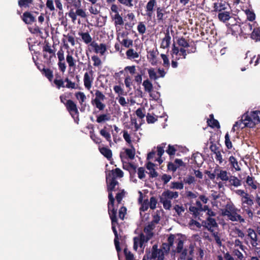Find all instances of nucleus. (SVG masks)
Instances as JSON below:
<instances>
[{
  "mask_svg": "<svg viewBox=\"0 0 260 260\" xmlns=\"http://www.w3.org/2000/svg\"><path fill=\"white\" fill-rule=\"evenodd\" d=\"M240 210L236 208L233 203L231 202L228 203L224 208L221 209V215L226 216L229 220L232 221H239L240 223L245 222V219L237 213Z\"/></svg>",
  "mask_w": 260,
  "mask_h": 260,
  "instance_id": "1",
  "label": "nucleus"
},
{
  "mask_svg": "<svg viewBox=\"0 0 260 260\" xmlns=\"http://www.w3.org/2000/svg\"><path fill=\"white\" fill-rule=\"evenodd\" d=\"M106 182L107 184V191L108 192V199L110 200L111 204L115 202V199L113 197L112 192L117 190L116 186L118 185L119 183L116 180L115 177L113 176V173H108L106 175Z\"/></svg>",
  "mask_w": 260,
  "mask_h": 260,
  "instance_id": "2",
  "label": "nucleus"
},
{
  "mask_svg": "<svg viewBox=\"0 0 260 260\" xmlns=\"http://www.w3.org/2000/svg\"><path fill=\"white\" fill-rule=\"evenodd\" d=\"M179 196L177 191H172L170 190L164 191L160 196V202L163 204L166 210H170L172 207L171 200L177 199Z\"/></svg>",
  "mask_w": 260,
  "mask_h": 260,
  "instance_id": "3",
  "label": "nucleus"
},
{
  "mask_svg": "<svg viewBox=\"0 0 260 260\" xmlns=\"http://www.w3.org/2000/svg\"><path fill=\"white\" fill-rule=\"evenodd\" d=\"M254 204L253 200L250 198L249 194H246L245 197L241 198L242 209L245 212L249 218L252 219L253 217V212L252 207Z\"/></svg>",
  "mask_w": 260,
  "mask_h": 260,
  "instance_id": "4",
  "label": "nucleus"
},
{
  "mask_svg": "<svg viewBox=\"0 0 260 260\" xmlns=\"http://www.w3.org/2000/svg\"><path fill=\"white\" fill-rule=\"evenodd\" d=\"M43 58L46 59L47 64L49 66L52 64L54 59H56V55L55 51L51 49L49 43L45 41L44 45L43 47Z\"/></svg>",
  "mask_w": 260,
  "mask_h": 260,
  "instance_id": "5",
  "label": "nucleus"
},
{
  "mask_svg": "<svg viewBox=\"0 0 260 260\" xmlns=\"http://www.w3.org/2000/svg\"><path fill=\"white\" fill-rule=\"evenodd\" d=\"M243 118L245 121H248L249 127L252 128L260 123V111H252L250 115L247 112L243 114Z\"/></svg>",
  "mask_w": 260,
  "mask_h": 260,
  "instance_id": "6",
  "label": "nucleus"
},
{
  "mask_svg": "<svg viewBox=\"0 0 260 260\" xmlns=\"http://www.w3.org/2000/svg\"><path fill=\"white\" fill-rule=\"evenodd\" d=\"M110 9L111 11L110 12L111 18L114 21L115 27L123 25L124 21L122 17L119 14L118 7L116 4H112Z\"/></svg>",
  "mask_w": 260,
  "mask_h": 260,
  "instance_id": "7",
  "label": "nucleus"
},
{
  "mask_svg": "<svg viewBox=\"0 0 260 260\" xmlns=\"http://www.w3.org/2000/svg\"><path fill=\"white\" fill-rule=\"evenodd\" d=\"M64 105L66 107L67 111L69 112L74 121L77 123H78L79 120V113L78 110L77 105L74 101L71 100L67 101Z\"/></svg>",
  "mask_w": 260,
  "mask_h": 260,
  "instance_id": "8",
  "label": "nucleus"
},
{
  "mask_svg": "<svg viewBox=\"0 0 260 260\" xmlns=\"http://www.w3.org/2000/svg\"><path fill=\"white\" fill-rule=\"evenodd\" d=\"M157 247L156 244L153 245L151 253L150 254V252H149V253L147 254V259H155L157 258V260H164V253L161 249H158Z\"/></svg>",
  "mask_w": 260,
  "mask_h": 260,
  "instance_id": "9",
  "label": "nucleus"
},
{
  "mask_svg": "<svg viewBox=\"0 0 260 260\" xmlns=\"http://www.w3.org/2000/svg\"><path fill=\"white\" fill-rule=\"evenodd\" d=\"M171 55L173 57L174 55L176 56V60H179L180 58L185 59L187 56V51H186L185 48H180L179 49L178 47L176 46L175 44H173Z\"/></svg>",
  "mask_w": 260,
  "mask_h": 260,
  "instance_id": "10",
  "label": "nucleus"
},
{
  "mask_svg": "<svg viewBox=\"0 0 260 260\" xmlns=\"http://www.w3.org/2000/svg\"><path fill=\"white\" fill-rule=\"evenodd\" d=\"M156 6V0H149L145 7L146 14L144 15L146 16L150 20L151 19L155 9L157 8Z\"/></svg>",
  "mask_w": 260,
  "mask_h": 260,
  "instance_id": "11",
  "label": "nucleus"
},
{
  "mask_svg": "<svg viewBox=\"0 0 260 260\" xmlns=\"http://www.w3.org/2000/svg\"><path fill=\"white\" fill-rule=\"evenodd\" d=\"M54 83L55 84L56 87L58 89H60V88L62 87H66L68 88H71V89H76L77 86L75 82H73L71 81H70L68 83L66 84V85H64V81L62 79H55L53 81Z\"/></svg>",
  "mask_w": 260,
  "mask_h": 260,
  "instance_id": "12",
  "label": "nucleus"
},
{
  "mask_svg": "<svg viewBox=\"0 0 260 260\" xmlns=\"http://www.w3.org/2000/svg\"><path fill=\"white\" fill-rule=\"evenodd\" d=\"M241 36L246 38L247 36L251 34L253 29V25L247 22H241Z\"/></svg>",
  "mask_w": 260,
  "mask_h": 260,
  "instance_id": "13",
  "label": "nucleus"
},
{
  "mask_svg": "<svg viewBox=\"0 0 260 260\" xmlns=\"http://www.w3.org/2000/svg\"><path fill=\"white\" fill-rule=\"evenodd\" d=\"M202 223H204V226L211 233H213L214 230L212 229L213 228L218 226L215 219L210 217H208L206 221H203Z\"/></svg>",
  "mask_w": 260,
  "mask_h": 260,
  "instance_id": "14",
  "label": "nucleus"
},
{
  "mask_svg": "<svg viewBox=\"0 0 260 260\" xmlns=\"http://www.w3.org/2000/svg\"><path fill=\"white\" fill-rule=\"evenodd\" d=\"M90 46L93 48L94 50V52L96 53H100L103 55L106 51L107 48L105 44L101 43L99 45L95 41H93L90 44Z\"/></svg>",
  "mask_w": 260,
  "mask_h": 260,
  "instance_id": "15",
  "label": "nucleus"
},
{
  "mask_svg": "<svg viewBox=\"0 0 260 260\" xmlns=\"http://www.w3.org/2000/svg\"><path fill=\"white\" fill-rule=\"evenodd\" d=\"M114 203L113 204H111L110 203V200H109V202L108 203V213L110 218L111 221L112 222H117V209H115L114 207Z\"/></svg>",
  "mask_w": 260,
  "mask_h": 260,
  "instance_id": "16",
  "label": "nucleus"
},
{
  "mask_svg": "<svg viewBox=\"0 0 260 260\" xmlns=\"http://www.w3.org/2000/svg\"><path fill=\"white\" fill-rule=\"evenodd\" d=\"M156 166L155 164L151 161H148L146 164V169L149 171L148 174L149 175L150 178H156L158 176V174L154 168Z\"/></svg>",
  "mask_w": 260,
  "mask_h": 260,
  "instance_id": "17",
  "label": "nucleus"
},
{
  "mask_svg": "<svg viewBox=\"0 0 260 260\" xmlns=\"http://www.w3.org/2000/svg\"><path fill=\"white\" fill-rule=\"evenodd\" d=\"M21 18L23 22L27 24H31L36 21L35 17L29 12H25Z\"/></svg>",
  "mask_w": 260,
  "mask_h": 260,
  "instance_id": "18",
  "label": "nucleus"
},
{
  "mask_svg": "<svg viewBox=\"0 0 260 260\" xmlns=\"http://www.w3.org/2000/svg\"><path fill=\"white\" fill-rule=\"evenodd\" d=\"M93 74V71L91 70L89 71V73H85L84 75V84L85 87L87 89L89 90L91 87V84L92 82V79H91L89 76L90 74L91 76H92Z\"/></svg>",
  "mask_w": 260,
  "mask_h": 260,
  "instance_id": "19",
  "label": "nucleus"
},
{
  "mask_svg": "<svg viewBox=\"0 0 260 260\" xmlns=\"http://www.w3.org/2000/svg\"><path fill=\"white\" fill-rule=\"evenodd\" d=\"M214 172L215 173L219 172L217 173V178H220L222 181H228L231 175L230 173L223 170L215 169Z\"/></svg>",
  "mask_w": 260,
  "mask_h": 260,
  "instance_id": "20",
  "label": "nucleus"
},
{
  "mask_svg": "<svg viewBox=\"0 0 260 260\" xmlns=\"http://www.w3.org/2000/svg\"><path fill=\"white\" fill-rule=\"evenodd\" d=\"M246 185L245 186H248L249 188H251L252 189L255 190L257 188V185L258 183L257 182L256 180H255L254 178L252 176H248L246 177L245 180Z\"/></svg>",
  "mask_w": 260,
  "mask_h": 260,
  "instance_id": "21",
  "label": "nucleus"
},
{
  "mask_svg": "<svg viewBox=\"0 0 260 260\" xmlns=\"http://www.w3.org/2000/svg\"><path fill=\"white\" fill-rule=\"evenodd\" d=\"M247 236L251 239V244L253 246H256L257 245V234L253 229L249 228L247 230Z\"/></svg>",
  "mask_w": 260,
  "mask_h": 260,
  "instance_id": "22",
  "label": "nucleus"
},
{
  "mask_svg": "<svg viewBox=\"0 0 260 260\" xmlns=\"http://www.w3.org/2000/svg\"><path fill=\"white\" fill-rule=\"evenodd\" d=\"M165 34V37L163 38L160 44V47L163 49L167 48L170 46L171 39L169 30H167Z\"/></svg>",
  "mask_w": 260,
  "mask_h": 260,
  "instance_id": "23",
  "label": "nucleus"
},
{
  "mask_svg": "<svg viewBox=\"0 0 260 260\" xmlns=\"http://www.w3.org/2000/svg\"><path fill=\"white\" fill-rule=\"evenodd\" d=\"M228 181L229 182V186H233L235 187H238L241 186L242 184L241 180L232 175L230 176V178Z\"/></svg>",
  "mask_w": 260,
  "mask_h": 260,
  "instance_id": "24",
  "label": "nucleus"
},
{
  "mask_svg": "<svg viewBox=\"0 0 260 260\" xmlns=\"http://www.w3.org/2000/svg\"><path fill=\"white\" fill-rule=\"evenodd\" d=\"M99 150L108 160H111L112 157V152L111 149L106 147H99Z\"/></svg>",
  "mask_w": 260,
  "mask_h": 260,
  "instance_id": "25",
  "label": "nucleus"
},
{
  "mask_svg": "<svg viewBox=\"0 0 260 260\" xmlns=\"http://www.w3.org/2000/svg\"><path fill=\"white\" fill-rule=\"evenodd\" d=\"M215 136H216L215 135H214L211 136L209 139V143L210 144L209 148H210V150L212 152H213L214 153H215L217 152L218 151H220L219 147L218 146L215 144V142H216V139L215 138Z\"/></svg>",
  "mask_w": 260,
  "mask_h": 260,
  "instance_id": "26",
  "label": "nucleus"
},
{
  "mask_svg": "<svg viewBox=\"0 0 260 260\" xmlns=\"http://www.w3.org/2000/svg\"><path fill=\"white\" fill-rule=\"evenodd\" d=\"M156 17L158 22H163L165 20L164 16L167 13V12L164 8L157 7L156 9Z\"/></svg>",
  "mask_w": 260,
  "mask_h": 260,
  "instance_id": "27",
  "label": "nucleus"
},
{
  "mask_svg": "<svg viewBox=\"0 0 260 260\" xmlns=\"http://www.w3.org/2000/svg\"><path fill=\"white\" fill-rule=\"evenodd\" d=\"M78 35L81 37L82 41L86 44H90L93 42L88 32H79Z\"/></svg>",
  "mask_w": 260,
  "mask_h": 260,
  "instance_id": "28",
  "label": "nucleus"
},
{
  "mask_svg": "<svg viewBox=\"0 0 260 260\" xmlns=\"http://www.w3.org/2000/svg\"><path fill=\"white\" fill-rule=\"evenodd\" d=\"M111 115L109 113L102 114L97 116L96 121L99 123H105L110 121Z\"/></svg>",
  "mask_w": 260,
  "mask_h": 260,
  "instance_id": "29",
  "label": "nucleus"
},
{
  "mask_svg": "<svg viewBox=\"0 0 260 260\" xmlns=\"http://www.w3.org/2000/svg\"><path fill=\"white\" fill-rule=\"evenodd\" d=\"M100 135L110 144L112 142L111 137L110 133L107 131L106 126H104L103 128L100 131Z\"/></svg>",
  "mask_w": 260,
  "mask_h": 260,
  "instance_id": "30",
  "label": "nucleus"
},
{
  "mask_svg": "<svg viewBox=\"0 0 260 260\" xmlns=\"http://www.w3.org/2000/svg\"><path fill=\"white\" fill-rule=\"evenodd\" d=\"M249 122L245 121L243 118V115L241 117V119L235 122V125L237 126V129H243L245 127H249Z\"/></svg>",
  "mask_w": 260,
  "mask_h": 260,
  "instance_id": "31",
  "label": "nucleus"
},
{
  "mask_svg": "<svg viewBox=\"0 0 260 260\" xmlns=\"http://www.w3.org/2000/svg\"><path fill=\"white\" fill-rule=\"evenodd\" d=\"M230 28L233 36L237 37L238 35H239L241 36V24H237L230 27Z\"/></svg>",
  "mask_w": 260,
  "mask_h": 260,
  "instance_id": "32",
  "label": "nucleus"
},
{
  "mask_svg": "<svg viewBox=\"0 0 260 260\" xmlns=\"http://www.w3.org/2000/svg\"><path fill=\"white\" fill-rule=\"evenodd\" d=\"M250 35L252 39L255 41H260V28L258 27L253 28Z\"/></svg>",
  "mask_w": 260,
  "mask_h": 260,
  "instance_id": "33",
  "label": "nucleus"
},
{
  "mask_svg": "<svg viewBox=\"0 0 260 260\" xmlns=\"http://www.w3.org/2000/svg\"><path fill=\"white\" fill-rule=\"evenodd\" d=\"M177 43L179 46H180L181 48H187L188 47H190L188 41L186 40L183 37L179 38L177 40Z\"/></svg>",
  "mask_w": 260,
  "mask_h": 260,
  "instance_id": "34",
  "label": "nucleus"
},
{
  "mask_svg": "<svg viewBox=\"0 0 260 260\" xmlns=\"http://www.w3.org/2000/svg\"><path fill=\"white\" fill-rule=\"evenodd\" d=\"M42 72H41L50 81L52 80L53 78V71L49 69H46L43 67Z\"/></svg>",
  "mask_w": 260,
  "mask_h": 260,
  "instance_id": "35",
  "label": "nucleus"
},
{
  "mask_svg": "<svg viewBox=\"0 0 260 260\" xmlns=\"http://www.w3.org/2000/svg\"><path fill=\"white\" fill-rule=\"evenodd\" d=\"M218 18L220 21L222 22H225L229 19H230L231 16L230 13L228 12H221L219 13L218 15Z\"/></svg>",
  "mask_w": 260,
  "mask_h": 260,
  "instance_id": "36",
  "label": "nucleus"
},
{
  "mask_svg": "<svg viewBox=\"0 0 260 260\" xmlns=\"http://www.w3.org/2000/svg\"><path fill=\"white\" fill-rule=\"evenodd\" d=\"M245 13L246 15L247 19L250 21H253L255 19V14L252 10L247 9L245 11Z\"/></svg>",
  "mask_w": 260,
  "mask_h": 260,
  "instance_id": "37",
  "label": "nucleus"
},
{
  "mask_svg": "<svg viewBox=\"0 0 260 260\" xmlns=\"http://www.w3.org/2000/svg\"><path fill=\"white\" fill-rule=\"evenodd\" d=\"M229 21L228 22L227 25L230 28L237 24H241V20L238 17H233L231 16L230 19H229Z\"/></svg>",
  "mask_w": 260,
  "mask_h": 260,
  "instance_id": "38",
  "label": "nucleus"
},
{
  "mask_svg": "<svg viewBox=\"0 0 260 260\" xmlns=\"http://www.w3.org/2000/svg\"><path fill=\"white\" fill-rule=\"evenodd\" d=\"M66 60L70 68L75 69L76 67L75 60L72 55L68 53L66 56Z\"/></svg>",
  "mask_w": 260,
  "mask_h": 260,
  "instance_id": "39",
  "label": "nucleus"
},
{
  "mask_svg": "<svg viewBox=\"0 0 260 260\" xmlns=\"http://www.w3.org/2000/svg\"><path fill=\"white\" fill-rule=\"evenodd\" d=\"M229 161L232 167L236 171L240 170L241 169L239 166L238 162L234 156H231L229 158Z\"/></svg>",
  "mask_w": 260,
  "mask_h": 260,
  "instance_id": "40",
  "label": "nucleus"
},
{
  "mask_svg": "<svg viewBox=\"0 0 260 260\" xmlns=\"http://www.w3.org/2000/svg\"><path fill=\"white\" fill-rule=\"evenodd\" d=\"M143 86L144 87V89L146 91L151 92L152 91L153 85L148 79L143 81Z\"/></svg>",
  "mask_w": 260,
  "mask_h": 260,
  "instance_id": "41",
  "label": "nucleus"
},
{
  "mask_svg": "<svg viewBox=\"0 0 260 260\" xmlns=\"http://www.w3.org/2000/svg\"><path fill=\"white\" fill-rule=\"evenodd\" d=\"M126 55L127 57L129 59L137 58L139 56V54L137 52H135L133 49H129L127 50Z\"/></svg>",
  "mask_w": 260,
  "mask_h": 260,
  "instance_id": "42",
  "label": "nucleus"
},
{
  "mask_svg": "<svg viewBox=\"0 0 260 260\" xmlns=\"http://www.w3.org/2000/svg\"><path fill=\"white\" fill-rule=\"evenodd\" d=\"M175 240V235L173 234H170L168 238V243H163V245H166L167 247V251H169L170 247L173 245Z\"/></svg>",
  "mask_w": 260,
  "mask_h": 260,
  "instance_id": "43",
  "label": "nucleus"
},
{
  "mask_svg": "<svg viewBox=\"0 0 260 260\" xmlns=\"http://www.w3.org/2000/svg\"><path fill=\"white\" fill-rule=\"evenodd\" d=\"M91 104L93 105H94L95 107L100 111L103 110L106 107L104 103H102L101 101H99L97 99L92 100Z\"/></svg>",
  "mask_w": 260,
  "mask_h": 260,
  "instance_id": "44",
  "label": "nucleus"
},
{
  "mask_svg": "<svg viewBox=\"0 0 260 260\" xmlns=\"http://www.w3.org/2000/svg\"><path fill=\"white\" fill-rule=\"evenodd\" d=\"M131 146L132 149H125V152L129 158L131 159H133L135 158V149L133 145H131Z\"/></svg>",
  "mask_w": 260,
  "mask_h": 260,
  "instance_id": "45",
  "label": "nucleus"
},
{
  "mask_svg": "<svg viewBox=\"0 0 260 260\" xmlns=\"http://www.w3.org/2000/svg\"><path fill=\"white\" fill-rule=\"evenodd\" d=\"M149 61L152 66H155L157 64V59L156 52L154 50L150 51L149 52Z\"/></svg>",
  "mask_w": 260,
  "mask_h": 260,
  "instance_id": "46",
  "label": "nucleus"
},
{
  "mask_svg": "<svg viewBox=\"0 0 260 260\" xmlns=\"http://www.w3.org/2000/svg\"><path fill=\"white\" fill-rule=\"evenodd\" d=\"M154 224L153 223V222H151V223H149L146 226H145L144 229V231L145 233L147 234V235H149V234H152V236H153V233L152 231L154 228Z\"/></svg>",
  "mask_w": 260,
  "mask_h": 260,
  "instance_id": "47",
  "label": "nucleus"
},
{
  "mask_svg": "<svg viewBox=\"0 0 260 260\" xmlns=\"http://www.w3.org/2000/svg\"><path fill=\"white\" fill-rule=\"evenodd\" d=\"M225 145L228 149H231L233 147L232 141L231 140L230 136L229 133H226L225 135Z\"/></svg>",
  "mask_w": 260,
  "mask_h": 260,
  "instance_id": "48",
  "label": "nucleus"
},
{
  "mask_svg": "<svg viewBox=\"0 0 260 260\" xmlns=\"http://www.w3.org/2000/svg\"><path fill=\"white\" fill-rule=\"evenodd\" d=\"M90 137L92 140L96 144H100L102 142L101 139L93 131H90Z\"/></svg>",
  "mask_w": 260,
  "mask_h": 260,
  "instance_id": "49",
  "label": "nucleus"
},
{
  "mask_svg": "<svg viewBox=\"0 0 260 260\" xmlns=\"http://www.w3.org/2000/svg\"><path fill=\"white\" fill-rule=\"evenodd\" d=\"M175 146L177 147V145H171L169 144L168 147V149L166 150V152L170 156H173L175 154V153L177 151Z\"/></svg>",
  "mask_w": 260,
  "mask_h": 260,
  "instance_id": "50",
  "label": "nucleus"
},
{
  "mask_svg": "<svg viewBox=\"0 0 260 260\" xmlns=\"http://www.w3.org/2000/svg\"><path fill=\"white\" fill-rule=\"evenodd\" d=\"M76 98L79 100V103L82 105L85 101L86 98L85 94L82 92H78L75 94Z\"/></svg>",
  "mask_w": 260,
  "mask_h": 260,
  "instance_id": "51",
  "label": "nucleus"
},
{
  "mask_svg": "<svg viewBox=\"0 0 260 260\" xmlns=\"http://www.w3.org/2000/svg\"><path fill=\"white\" fill-rule=\"evenodd\" d=\"M33 0H19L18 5L20 7L27 8L29 7V4H31Z\"/></svg>",
  "mask_w": 260,
  "mask_h": 260,
  "instance_id": "52",
  "label": "nucleus"
},
{
  "mask_svg": "<svg viewBox=\"0 0 260 260\" xmlns=\"http://www.w3.org/2000/svg\"><path fill=\"white\" fill-rule=\"evenodd\" d=\"M109 173H113V176L115 178H121L123 176V172L119 168H116L110 171Z\"/></svg>",
  "mask_w": 260,
  "mask_h": 260,
  "instance_id": "53",
  "label": "nucleus"
},
{
  "mask_svg": "<svg viewBox=\"0 0 260 260\" xmlns=\"http://www.w3.org/2000/svg\"><path fill=\"white\" fill-rule=\"evenodd\" d=\"M138 237L139 241L145 243L148 242L152 237V234H150L145 236L144 234L141 233Z\"/></svg>",
  "mask_w": 260,
  "mask_h": 260,
  "instance_id": "54",
  "label": "nucleus"
},
{
  "mask_svg": "<svg viewBox=\"0 0 260 260\" xmlns=\"http://www.w3.org/2000/svg\"><path fill=\"white\" fill-rule=\"evenodd\" d=\"M125 191L124 189L120 190L116 195V200L118 204H120L123 198L125 196Z\"/></svg>",
  "mask_w": 260,
  "mask_h": 260,
  "instance_id": "55",
  "label": "nucleus"
},
{
  "mask_svg": "<svg viewBox=\"0 0 260 260\" xmlns=\"http://www.w3.org/2000/svg\"><path fill=\"white\" fill-rule=\"evenodd\" d=\"M225 9V7L224 4H223L221 3H214V11L221 12L222 10H224Z\"/></svg>",
  "mask_w": 260,
  "mask_h": 260,
  "instance_id": "56",
  "label": "nucleus"
},
{
  "mask_svg": "<svg viewBox=\"0 0 260 260\" xmlns=\"http://www.w3.org/2000/svg\"><path fill=\"white\" fill-rule=\"evenodd\" d=\"M149 207L151 209L154 210L156 208V205L157 203V200L155 197H151L150 198Z\"/></svg>",
  "mask_w": 260,
  "mask_h": 260,
  "instance_id": "57",
  "label": "nucleus"
},
{
  "mask_svg": "<svg viewBox=\"0 0 260 260\" xmlns=\"http://www.w3.org/2000/svg\"><path fill=\"white\" fill-rule=\"evenodd\" d=\"M118 2L121 5L129 8L133 7V0H117Z\"/></svg>",
  "mask_w": 260,
  "mask_h": 260,
  "instance_id": "58",
  "label": "nucleus"
},
{
  "mask_svg": "<svg viewBox=\"0 0 260 260\" xmlns=\"http://www.w3.org/2000/svg\"><path fill=\"white\" fill-rule=\"evenodd\" d=\"M148 73L149 78L151 80H156L158 79V76H157L156 72L154 71V69L151 68L148 69Z\"/></svg>",
  "mask_w": 260,
  "mask_h": 260,
  "instance_id": "59",
  "label": "nucleus"
},
{
  "mask_svg": "<svg viewBox=\"0 0 260 260\" xmlns=\"http://www.w3.org/2000/svg\"><path fill=\"white\" fill-rule=\"evenodd\" d=\"M126 260H134V255L126 248H125L123 250Z\"/></svg>",
  "mask_w": 260,
  "mask_h": 260,
  "instance_id": "60",
  "label": "nucleus"
},
{
  "mask_svg": "<svg viewBox=\"0 0 260 260\" xmlns=\"http://www.w3.org/2000/svg\"><path fill=\"white\" fill-rule=\"evenodd\" d=\"M189 210L192 213V214L195 218L197 217L201 212L195 206H190Z\"/></svg>",
  "mask_w": 260,
  "mask_h": 260,
  "instance_id": "61",
  "label": "nucleus"
},
{
  "mask_svg": "<svg viewBox=\"0 0 260 260\" xmlns=\"http://www.w3.org/2000/svg\"><path fill=\"white\" fill-rule=\"evenodd\" d=\"M183 182L186 184L190 185L195 182V178L192 176L188 175L184 178Z\"/></svg>",
  "mask_w": 260,
  "mask_h": 260,
  "instance_id": "62",
  "label": "nucleus"
},
{
  "mask_svg": "<svg viewBox=\"0 0 260 260\" xmlns=\"http://www.w3.org/2000/svg\"><path fill=\"white\" fill-rule=\"evenodd\" d=\"M171 188L177 189H182L184 185L182 182H173L171 183Z\"/></svg>",
  "mask_w": 260,
  "mask_h": 260,
  "instance_id": "63",
  "label": "nucleus"
},
{
  "mask_svg": "<svg viewBox=\"0 0 260 260\" xmlns=\"http://www.w3.org/2000/svg\"><path fill=\"white\" fill-rule=\"evenodd\" d=\"M137 29L138 32L140 34H144L146 31V26L142 22H140L137 26Z\"/></svg>",
  "mask_w": 260,
  "mask_h": 260,
  "instance_id": "64",
  "label": "nucleus"
}]
</instances>
